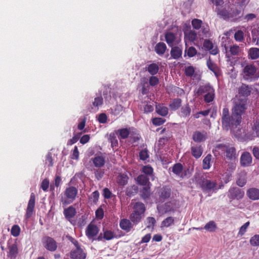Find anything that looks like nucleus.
<instances>
[{
  "label": "nucleus",
  "instance_id": "nucleus-63",
  "mask_svg": "<svg viewBox=\"0 0 259 259\" xmlns=\"http://www.w3.org/2000/svg\"><path fill=\"white\" fill-rule=\"evenodd\" d=\"M149 84L151 86L154 87L157 85L159 83V79L157 76L154 75L151 76L149 78Z\"/></svg>",
  "mask_w": 259,
  "mask_h": 259
},
{
  "label": "nucleus",
  "instance_id": "nucleus-54",
  "mask_svg": "<svg viewBox=\"0 0 259 259\" xmlns=\"http://www.w3.org/2000/svg\"><path fill=\"white\" fill-rule=\"evenodd\" d=\"M99 196L100 194L99 191L96 190L92 193L91 196L90 197V199L91 200L94 204H96L98 202Z\"/></svg>",
  "mask_w": 259,
  "mask_h": 259
},
{
  "label": "nucleus",
  "instance_id": "nucleus-45",
  "mask_svg": "<svg viewBox=\"0 0 259 259\" xmlns=\"http://www.w3.org/2000/svg\"><path fill=\"white\" fill-rule=\"evenodd\" d=\"M174 203L171 201H168L165 203L163 205V210L164 213L175 211V208L174 207Z\"/></svg>",
  "mask_w": 259,
  "mask_h": 259
},
{
  "label": "nucleus",
  "instance_id": "nucleus-17",
  "mask_svg": "<svg viewBox=\"0 0 259 259\" xmlns=\"http://www.w3.org/2000/svg\"><path fill=\"white\" fill-rule=\"evenodd\" d=\"M70 256L72 259H85L86 258V253L81 248H76L75 250H72L70 253Z\"/></svg>",
  "mask_w": 259,
  "mask_h": 259
},
{
  "label": "nucleus",
  "instance_id": "nucleus-37",
  "mask_svg": "<svg viewBox=\"0 0 259 259\" xmlns=\"http://www.w3.org/2000/svg\"><path fill=\"white\" fill-rule=\"evenodd\" d=\"M200 29L199 32L201 33L203 37H207L210 36L209 26L207 23H203ZM199 35H201V34H199Z\"/></svg>",
  "mask_w": 259,
  "mask_h": 259
},
{
  "label": "nucleus",
  "instance_id": "nucleus-33",
  "mask_svg": "<svg viewBox=\"0 0 259 259\" xmlns=\"http://www.w3.org/2000/svg\"><path fill=\"white\" fill-rule=\"evenodd\" d=\"M209 92H214V90L209 84L200 86L198 90V93L201 95L204 93L208 94Z\"/></svg>",
  "mask_w": 259,
  "mask_h": 259
},
{
  "label": "nucleus",
  "instance_id": "nucleus-32",
  "mask_svg": "<svg viewBox=\"0 0 259 259\" xmlns=\"http://www.w3.org/2000/svg\"><path fill=\"white\" fill-rule=\"evenodd\" d=\"M137 181L138 183L143 186H147V185H151L149 181V178L147 176L144 175H140L137 178Z\"/></svg>",
  "mask_w": 259,
  "mask_h": 259
},
{
  "label": "nucleus",
  "instance_id": "nucleus-25",
  "mask_svg": "<svg viewBox=\"0 0 259 259\" xmlns=\"http://www.w3.org/2000/svg\"><path fill=\"white\" fill-rule=\"evenodd\" d=\"M248 58L251 60L259 58V48H251L247 51Z\"/></svg>",
  "mask_w": 259,
  "mask_h": 259
},
{
  "label": "nucleus",
  "instance_id": "nucleus-14",
  "mask_svg": "<svg viewBox=\"0 0 259 259\" xmlns=\"http://www.w3.org/2000/svg\"><path fill=\"white\" fill-rule=\"evenodd\" d=\"M8 249L7 256L10 259L16 258L19 253L17 243L15 242L14 243L8 245Z\"/></svg>",
  "mask_w": 259,
  "mask_h": 259
},
{
  "label": "nucleus",
  "instance_id": "nucleus-48",
  "mask_svg": "<svg viewBox=\"0 0 259 259\" xmlns=\"http://www.w3.org/2000/svg\"><path fill=\"white\" fill-rule=\"evenodd\" d=\"M244 34L242 30H238L234 34V39L237 42H243Z\"/></svg>",
  "mask_w": 259,
  "mask_h": 259
},
{
  "label": "nucleus",
  "instance_id": "nucleus-44",
  "mask_svg": "<svg viewBox=\"0 0 259 259\" xmlns=\"http://www.w3.org/2000/svg\"><path fill=\"white\" fill-rule=\"evenodd\" d=\"M117 134H118L119 138L125 139L128 137L130 135V131L126 128H123L119 129L117 131Z\"/></svg>",
  "mask_w": 259,
  "mask_h": 259
},
{
  "label": "nucleus",
  "instance_id": "nucleus-20",
  "mask_svg": "<svg viewBox=\"0 0 259 259\" xmlns=\"http://www.w3.org/2000/svg\"><path fill=\"white\" fill-rule=\"evenodd\" d=\"M182 100L181 99L177 98L173 99L169 104V107L171 111H175L179 109L182 106Z\"/></svg>",
  "mask_w": 259,
  "mask_h": 259
},
{
  "label": "nucleus",
  "instance_id": "nucleus-61",
  "mask_svg": "<svg viewBox=\"0 0 259 259\" xmlns=\"http://www.w3.org/2000/svg\"><path fill=\"white\" fill-rule=\"evenodd\" d=\"M110 141L111 142V146L112 148H116L118 146V140L116 139V137L114 135H110Z\"/></svg>",
  "mask_w": 259,
  "mask_h": 259
},
{
  "label": "nucleus",
  "instance_id": "nucleus-22",
  "mask_svg": "<svg viewBox=\"0 0 259 259\" xmlns=\"http://www.w3.org/2000/svg\"><path fill=\"white\" fill-rule=\"evenodd\" d=\"M156 112L161 116H166L168 113V109L163 104H158L155 106Z\"/></svg>",
  "mask_w": 259,
  "mask_h": 259
},
{
  "label": "nucleus",
  "instance_id": "nucleus-26",
  "mask_svg": "<svg viewBox=\"0 0 259 259\" xmlns=\"http://www.w3.org/2000/svg\"><path fill=\"white\" fill-rule=\"evenodd\" d=\"M191 109L189 104H186L181 108L180 111V115L184 118L189 116L191 114Z\"/></svg>",
  "mask_w": 259,
  "mask_h": 259
},
{
  "label": "nucleus",
  "instance_id": "nucleus-7",
  "mask_svg": "<svg viewBox=\"0 0 259 259\" xmlns=\"http://www.w3.org/2000/svg\"><path fill=\"white\" fill-rule=\"evenodd\" d=\"M244 196V191L238 187H232L229 190L228 196L230 199L238 200L243 198Z\"/></svg>",
  "mask_w": 259,
  "mask_h": 259
},
{
  "label": "nucleus",
  "instance_id": "nucleus-36",
  "mask_svg": "<svg viewBox=\"0 0 259 259\" xmlns=\"http://www.w3.org/2000/svg\"><path fill=\"white\" fill-rule=\"evenodd\" d=\"M93 162L95 167H101L105 164V158L101 156H97L93 158Z\"/></svg>",
  "mask_w": 259,
  "mask_h": 259
},
{
  "label": "nucleus",
  "instance_id": "nucleus-40",
  "mask_svg": "<svg viewBox=\"0 0 259 259\" xmlns=\"http://www.w3.org/2000/svg\"><path fill=\"white\" fill-rule=\"evenodd\" d=\"M142 215L133 211L130 215V219L134 224H138L142 219Z\"/></svg>",
  "mask_w": 259,
  "mask_h": 259
},
{
  "label": "nucleus",
  "instance_id": "nucleus-57",
  "mask_svg": "<svg viewBox=\"0 0 259 259\" xmlns=\"http://www.w3.org/2000/svg\"><path fill=\"white\" fill-rule=\"evenodd\" d=\"M240 51L239 47L237 45H234L230 48V52L232 55H237Z\"/></svg>",
  "mask_w": 259,
  "mask_h": 259
},
{
  "label": "nucleus",
  "instance_id": "nucleus-31",
  "mask_svg": "<svg viewBox=\"0 0 259 259\" xmlns=\"http://www.w3.org/2000/svg\"><path fill=\"white\" fill-rule=\"evenodd\" d=\"M128 177L124 174H120L116 178V182L120 186H124L127 183Z\"/></svg>",
  "mask_w": 259,
  "mask_h": 259
},
{
  "label": "nucleus",
  "instance_id": "nucleus-50",
  "mask_svg": "<svg viewBox=\"0 0 259 259\" xmlns=\"http://www.w3.org/2000/svg\"><path fill=\"white\" fill-rule=\"evenodd\" d=\"M174 223V219L168 217L165 219L161 223L162 227H168Z\"/></svg>",
  "mask_w": 259,
  "mask_h": 259
},
{
  "label": "nucleus",
  "instance_id": "nucleus-19",
  "mask_svg": "<svg viewBox=\"0 0 259 259\" xmlns=\"http://www.w3.org/2000/svg\"><path fill=\"white\" fill-rule=\"evenodd\" d=\"M63 214L65 218L69 221H70L76 214V209L72 206H70L66 208H65L63 211Z\"/></svg>",
  "mask_w": 259,
  "mask_h": 259
},
{
  "label": "nucleus",
  "instance_id": "nucleus-24",
  "mask_svg": "<svg viewBox=\"0 0 259 259\" xmlns=\"http://www.w3.org/2000/svg\"><path fill=\"white\" fill-rule=\"evenodd\" d=\"M184 39L186 43L187 42H193L196 39L197 34L194 30H190L184 33Z\"/></svg>",
  "mask_w": 259,
  "mask_h": 259
},
{
  "label": "nucleus",
  "instance_id": "nucleus-4",
  "mask_svg": "<svg viewBox=\"0 0 259 259\" xmlns=\"http://www.w3.org/2000/svg\"><path fill=\"white\" fill-rule=\"evenodd\" d=\"M243 79L248 82L254 81L259 77L257 67L253 64H247L245 65L241 74Z\"/></svg>",
  "mask_w": 259,
  "mask_h": 259
},
{
  "label": "nucleus",
  "instance_id": "nucleus-6",
  "mask_svg": "<svg viewBox=\"0 0 259 259\" xmlns=\"http://www.w3.org/2000/svg\"><path fill=\"white\" fill-rule=\"evenodd\" d=\"M200 186L204 192H209L213 191L217 186V183L215 181L203 178L201 179Z\"/></svg>",
  "mask_w": 259,
  "mask_h": 259
},
{
  "label": "nucleus",
  "instance_id": "nucleus-47",
  "mask_svg": "<svg viewBox=\"0 0 259 259\" xmlns=\"http://www.w3.org/2000/svg\"><path fill=\"white\" fill-rule=\"evenodd\" d=\"M204 229L210 232H214L217 229L216 224L214 221H209L205 225Z\"/></svg>",
  "mask_w": 259,
  "mask_h": 259
},
{
  "label": "nucleus",
  "instance_id": "nucleus-55",
  "mask_svg": "<svg viewBox=\"0 0 259 259\" xmlns=\"http://www.w3.org/2000/svg\"><path fill=\"white\" fill-rule=\"evenodd\" d=\"M195 69L192 66H189L185 68V74L188 77H191L194 74Z\"/></svg>",
  "mask_w": 259,
  "mask_h": 259
},
{
  "label": "nucleus",
  "instance_id": "nucleus-1",
  "mask_svg": "<svg viewBox=\"0 0 259 259\" xmlns=\"http://www.w3.org/2000/svg\"><path fill=\"white\" fill-rule=\"evenodd\" d=\"M252 88L251 85L242 83L238 88L239 96H237L233 100V107L232 110L231 116H230L228 108H224L222 111V123L223 127L228 130L231 126L237 127L242 120V115L247 108V99L246 97L250 95Z\"/></svg>",
  "mask_w": 259,
  "mask_h": 259
},
{
  "label": "nucleus",
  "instance_id": "nucleus-13",
  "mask_svg": "<svg viewBox=\"0 0 259 259\" xmlns=\"http://www.w3.org/2000/svg\"><path fill=\"white\" fill-rule=\"evenodd\" d=\"M98 232L99 229L97 226L95 224L90 223L86 229L85 235L88 238L91 239L96 236Z\"/></svg>",
  "mask_w": 259,
  "mask_h": 259
},
{
  "label": "nucleus",
  "instance_id": "nucleus-38",
  "mask_svg": "<svg viewBox=\"0 0 259 259\" xmlns=\"http://www.w3.org/2000/svg\"><path fill=\"white\" fill-rule=\"evenodd\" d=\"M141 197L143 199H146L149 197L150 196V185H147V186H144L142 189L140 191Z\"/></svg>",
  "mask_w": 259,
  "mask_h": 259
},
{
  "label": "nucleus",
  "instance_id": "nucleus-28",
  "mask_svg": "<svg viewBox=\"0 0 259 259\" xmlns=\"http://www.w3.org/2000/svg\"><path fill=\"white\" fill-rule=\"evenodd\" d=\"M246 173L241 171L238 175V178L236 181V184L239 187H243L246 183Z\"/></svg>",
  "mask_w": 259,
  "mask_h": 259
},
{
  "label": "nucleus",
  "instance_id": "nucleus-35",
  "mask_svg": "<svg viewBox=\"0 0 259 259\" xmlns=\"http://www.w3.org/2000/svg\"><path fill=\"white\" fill-rule=\"evenodd\" d=\"M165 38L169 47H172L176 39L175 34L172 32H167L165 34Z\"/></svg>",
  "mask_w": 259,
  "mask_h": 259
},
{
  "label": "nucleus",
  "instance_id": "nucleus-27",
  "mask_svg": "<svg viewBox=\"0 0 259 259\" xmlns=\"http://www.w3.org/2000/svg\"><path fill=\"white\" fill-rule=\"evenodd\" d=\"M133 209V211L143 215L146 210V207L143 203L138 202L134 204Z\"/></svg>",
  "mask_w": 259,
  "mask_h": 259
},
{
  "label": "nucleus",
  "instance_id": "nucleus-21",
  "mask_svg": "<svg viewBox=\"0 0 259 259\" xmlns=\"http://www.w3.org/2000/svg\"><path fill=\"white\" fill-rule=\"evenodd\" d=\"M246 195L248 197L252 200L259 199V189L255 188H251L247 190Z\"/></svg>",
  "mask_w": 259,
  "mask_h": 259
},
{
  "label": "nucleus",
  "instance_id": "nucleus-60",
  "mask_svg": "<svg viewBox=\"0 0 259 259\" xmlns=\"http://www.w3.org/2000/svg\"><path fill=\"white\" fill-rule=\"evenodd\" d=\"M214 97V92H209L204 96V101L206 103H210L213 100Z\"/></svg>",
  "mask_w": 259,
  "mask_h": 259
},
{
  "label": "nucleus",
  "instance_id": "nucleus-42",
  "mask_svg": "<svg viewBox=\"0 0 259 259\" xmlns=\"http://www.w3.org/2000/svg\"><path fill=\"white\" fill-rule=\"evenodd\" d=\"M103 237L104 239L106 240H110L113 239L114 238L116 237V234L114 233V232L109 230H104L103 229Z\"/></svg>",
  "mask_w": 259,
  "mask_h": 259
},
{
  "label": "nucleus",
  "instance_id": "nucleus-23",
  "mask_svg": "<svg viewBox=\"0 0 259 259\" xmlns=\"http://www.w3.org/2000/svg\"><path fill=\"white\" fill-rule=\"evenodd\" d=\"M119 226L121 229L128 232L130 231L132 228L133 225L131 220L126 219H121L120 221Z\"/></svg>",
  "mask_w": 259,
  "mask_h": 259
},
{
  "label": "nucleus",
  "instance_id": "nucleus-41",
  "mask_svg": "<svg viewBox=\"0 0 259 259\" xmlns=\"http://www.w3.org/2000/svg\"><path fill=\"white\" fill-rule=\"evenodd\" d=\"M211 158L212 155L210 154H207L204 157L202 161V167L204 169H208L210 168Z\"/></svg>",
  "mask_w": 259,
  "mask_h": 259
},
{
  "label": "nucleus",
  "instance_id": "nucleus-16",
  "mask_svg": "<svg viewBox=\"0 0 259 259\" xmlns=\"http://www.w3.org/2000/svg\"><path fill=\"white\" fill-rule=\"evenodd\" d=\"M206 64L208 69L213 72L217 77H219L221 75V70L210 58L207 60Z\"/></svg>",
  "mask_w": 259,
  "mask_h": 259
},
{
  "label": "nucleus",
  "instance_id": "nucleus-39",
  "mask_svg": "<svg viewBox=\"0 0 259 259\" xmlns=\"http://www.w3.org/2000/svg\"><path fill=\"white\" fill-rule=\"evenodd\" d=\"M138 192V188L136 185H133L128 187L126 189V194L127 196L129 197H132L136 194H137Z\"/></svg>",
  "mask_w": 259,
  "mask_h": 259
},
{
  "label": "nucleus",
  "instance_id": "nucleus-2",
  "mask_svg": "<svg viewBox=\"0 0 259 259\" xmlns=\"http://www.w3.org/2000/svg\"><path fill=\"white\" fill-rule=\"evenodd\" d=\"M212 152L215 156H221L229 161H232L237 158L236 148L229 144H218Z\"/></svg>",
  "mask_w": 259,
  "mask_h": 259
},
{
  "label": "nucleus",
  "instance_id": "nucleus-46",
  "mask_svg": "<svg viewBox=\"0 0 259 259\" xmlns=\"http://www.w3.org/2000/svg\"><path fill=\"white\" fill-rule=\"evenodd\" d=\"M183 169V166L180 163L175 164L172 167V171L177 176H180Z\"/></svg>",
  "mask_w": 259,
  "mask_h": 259
},
{
  "label": "nucleus",
  "instance_id": "nucleus-5",
  "mask_svg": "<svg viewBox=\"0 0 259 259\" xmlns=\"http://www.w3.org/2000/svg\"><path fill=\"white\" fill-rule=\"evenodd\" d=\"M78 194V189L74 186H69L67 187L64 191V195L66 198H62L61 202L63 205L65 206L72 203L76 199Z\"/></svg>",
  "mask_w": 259,
  "mask_h": 259
},
{
  "label": "nucleus",
  "instance_id": "nucleus-30",
  "mask_svg": "<svg viewBox=\"0 0 259 259\" xmlns=\"http://www.w3.org/2000/svg\"><path fill=\"white\" fill-rule=\"evenodd\" d=\"M182 50L179 47H172L170 51L171 57L174 59H178L182 56Z\"/></svg>",
  "mask_w": 259,
  "mask_h": 259
},
{
  "label": "nucleus",
  "instance_id": "nucleus-59",
  "mask_svg": "<svg viewBox=\"0 0 259 259\" xmlns=\"http://www.w3.org/2000/svg\"><path fill=\"white\" fill-rule=\"evenodd\" d=\"M103 98L100 97H97L95 98L94 101L93 102V105L95 107H97L98 109V107L103 104Z\"/></svg>",
  "mask_w": 259,
  "mask_h": 259
},
{
  "label": "nucleus",
  "instance_id": "nucleus-43",
  "mask_svg": "<svg viewBox=\"0 0 259 259\" xmlns=\"http://www.w3.org/2000/svg\"><path fill=\"white\" fill-rule=\"evenodd\" d=\"M159 66L156 63H152L148 66L147 71L152 75H155L159 71Z\"/></svg>",
  "mask_w": 259,
  "mask_h": 259
},
{
  "label": "nucleus",
  "instance_id": "nucleus-11",
  "mask_svg": "<svg viewBox=\"0 0 259 259\" xmlns=\"http://www.w3.org/2000/svg\"><path fill=\"white\" fill-rule=\"evenodd\" d=\"M171 193V190L169 186H165L162 187L158 191L160 201H164L165 200L169 198Z\"/></svg>",
  "mask_w": 259,
  "mask_h": 259
},
{
  "label": "nucleus",
  "instance_id": "nucleus-18",
  "mask_svg": "<svg viewBox=\"0 0 259 259\" xmlns=\"http://www.w3.org/2000/svg\"><path fill=\"white\" fill-rule=\"evenodd\" d=\"M203 151V148L201 145H194L191 147V154L196 159H198L201 156Z\"/></svg>",
  "mask_w": 259,
  "mask_h": 259
},
{
  "label": "nucleus",
  "instance_id": "nucleus-49",
  "mask_svg": "<svg viewBox=\"0 0 259 259\" xmlns=\"http://www.w3.org/2000/svg\"><path fill=\"white\" fill-rule=\"evenodd\" d=\"M192 26L193 28L196 30L200 29L201 26L203 24V22L201 20L198 19H194L191 22Z\"/></svg>",
  "mask_w": 259,
  "mask_h": 259
},
{
  "label": "nucleus",
  "instance_id": "nucleus-29",
  "mask_svg": "<svg viewBox=\"0 0 259 259\" xmlns=\"http://www.w3.org/2000/svg\"><path fill=\"white\" fill-rule=\"evenodd\" d=\"M166 48V46L164 42H160L155 46V51L158 55L161 56L164 54Z\"/></svg>",
  "mask_w": 259,
  "mask_h": 259
},
{
  "label": "nucleus",
  "instance_id": "nucleus-34",
  "mask_svg": "<svg viewBox=\"0 0 259 259\" xmlns=\"http://www.w3.org/2000/svg\"><path fill=\"white\" fill-rule=\"evenodd\" d=\"M148 81V80L146 77H143L141 79V93L143 95L146 94L149 90Z\"/></svg>",
  "mask_w": 259,
  "mask_h": 259
},
{
  "label": "nucleus",
  "instance_id": "nucleus-12",
  "mask_svg": "<svg viewBox=\"0 0 259 259\" xmlns=\"http://www.w3.org/2000/svg\"><path fill=\"white\" fill-rule=\"evenodd\" d=\"M252 161V156L250 153L244 152L241 155L240 163L241 166L246 167L249 166Z\"/></svg>",
  "mask_w": 259,
  "mask_h": 259
},
{
  "label": "nucleus",
  "instance_id": "nucleus-56",
  "mask_svg": "<svg viewBox=\"0 0 259 259\" xmlns=\"http://www.w3.org/2000/svg\"><path fill=\"white\" fill-rule=\"evenodd\" d=\"M152 123L155 126H159L163 124L166 121L165 119L161 117H155L152 120Z\"/></svg>",
  "mask_w": 259,
  "mask_h": 259
},
{
  "label": "nucleus",
  "instance_id": "nucleus-52",
  "mask_svg": "<svg viewBox=\"0 0 259 259\" xmlns=\"http://www.w3.org/2000/svg\"><path fill=\"white\" fill-rule=\"evenodd\" d=\"M20 228L17 225H14L11 228V233L14 237H17L20 235Z\"/></svg>",
  "mask_w": 259,
  "mask_h": 259
},
{
  "label": "nucleus",
  "instance_id": "nucleus-51",
  "mask_svg": "<svg viewBox=\"0 0 259 259\" xmlns=\"http://www.w3.org/2000/svg\"><path fill=\"white\" fill-rule=\"evenodd\" d=\"M185 53V54L187 53V55L189 57L191 58L196 55L197 51L194 47H190L188 49L186 48Z\"/></svg>",
  "mask_w": 259,
  "mask_h": 259
},
{
  "label": "nucleus",
  "instance_id": "nucleus-9",
  "mask_svg": "<svg viewBox=\"0 0 259 259\" xmlns=\"http://www.w3.org/2000/svg\"><path fill=\"white\" fill-rule=\"evenodd\" d=\"M35 204V196L33 193H32L30 195V199L29 200L26 212L25 214V217L27 219L30 218L34 211Z\"/></svg>",
  "mask_w": 259,
  "mask_h": 259
},
{
  "label": "nucleus",
  "instance_id": "nucleus-62",
  "mask_svg": "<svg viewBox=\"0 0 259 259\" xmlns=\"http://www.w3.org/2000/svg\"><path fill=\"white\" fill-rule=\"evenodd\" d=\"M141 160H145L149 157L148 151L147 149L142 150L139 153Z\"/></svg>",
  "mask_w": 259,
  "mask_h": 259
},
{
  "label": "nucleus",
  "instance_id": "nucleus-3",
  "mask_svg": "<svg viewBox=\"0 0 259 259\" xmlns=\"http://www.w3.org/2000/svg\"><path fill=\"white\" fill-rule=\"evenodd\" d=\"M215 11L218 15L220 16L224 20H230L234 22L237 20L239 15L241 13L240 10L236 8L229 7L228 9H226V8L220 9L217 7L215 9Z\"/></svg>",
  "mask_w": 259,
  "mask_h": 259
},
{
  "label": "nucleus",
  "instance_id": "nucleus-8",
  "mask_svg": "<svg viewBox=\"0 0 259 259\" xmlns=\"http://www.w3.org/2000/svg\"><path fill=\"white\" fill-rule=\"evenodd\" d=\"M42 241L45 248L49 251H54L56 250L57 245L56 241L49 236L43 238Z\"/></svg>",
  "mask_w": 259,
  "mask_h": 259
},
{
  "label": "nucleus",
  "instance_id": "nucleus-15",
  "mask_svg": "<svg viewBox=\"0 0 259 259\" xmlns=\"http://www.w3.org/2000/svg\"><path fill=\"white\" fill-rule=\"evenodd\" d=\"M207 136V134L204 131L202 132L196 131L193 133L192 139L193 141L196 143H201L206 139Z\"/></svg>",
  "mask_w": 259,
  "mask_h": 259
},
{
  "label": "nucleus",
  "instance_id": "nucleus-10",
  "mask_svg": "<svg viewBox=\"0 0 259 259\" xmlns=\"http://www.w3.org/2000/svg\"><path fill=\"white\" fill-rule=\"evenodd\" d=\"M203 46L205 50L209 51L211 55H215L219 53L217 46H215L209 39L204 40Z\"/></svg>",
  "mask_w": 259,
  "mask_h": 259
},
{
  "label": "nucleus",
  "instance_id": "nucleus-58",
  "mask_svg": "<svg viewBox=\"0 0 259 259\" xmlns=\"http://www.w3.org/2000/svg\"><path fill=\"white\" fill-rule=\"evenodd\" d=\"M250 243L252 246H259V235H255L250 239Z\"/></svg>",
  "mask_w": 259,
  "mask_h": 259
},
{
  "label": "nucleus",
  "instance_id": "nucleus-64",
  "mask_svg": "<svg viewBox=\"0 0 259 259\" xmlns=\"http://www.w3.org/2000/svg\"><path fill=\"white\" fill-rule=\"evenodd\" d=\"M142 172L146 175H151L153 172V169L151 166L147 165L143 167Z\"/></svg>",
  "mask_w": 259,
  "mask_h": 259
},
{
  "label": "nucleus",
  "instance_id": "nucleus-53",
  "mask_svg": "<svg viewBox=\"0 0 259 259\" xmlns=\"http://www.w3.org/2000/svg\"><path fill=\"white\" fill-rule=\"evenodd\" d=\"M250 225V222L249 221L246 222L239 229V231L238 233V236L240 235L241 236H243L245 232H246L247 229L249 227Z\"/></svg>",
  "mask_w": 259,
  "mask_h": 259
}]
</instances>
